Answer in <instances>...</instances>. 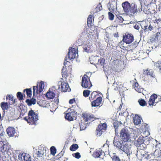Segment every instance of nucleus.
Here are the masks:
<instances>
[{
  "mask_svg": "<svg viewBox=\"0 0 161 161\" xmlns=\"http://www.w3.org/2000/svg\"><path fill=\"white\" fill-rule=\"evenodd\" d=\"M24 119L28 123L32 125L34 124L35 121H37L38 119V118L37 114L31 110L29 112L28 119L25 117Z\"/></svg>",
  "mask_w": 161,
  "mask_h": 161,
  "instance_id": "f257e3e1",
  "label": "nucleus"
},
{
  "mask_svg": "<svg viewBox=\"0 0 161 161\" xmlns=\"http://www.w3.org/2000/svg\"><path fill=\"white\" fill-rule=\"evenodd\" d=\"M120 137L123 141L124 142H130V135L127 128L122 129L120 132Z\"/></svg>",
  "mask_w": 161,
  "mask_h": 161,
  "instance_id": "f03ea898",
  "label": "nucleus"
},
{
  "mask_svg": "<svg viewBox=\"0 0 161 161\" xmlns=\"http://www.w3.org/2000/svg\"><path fill=\"white\" fill-rule=\"evenodd\" d=\"M81 86L85 88H90L92 86L89 77L85 75L82 78Z\"/></svg>",
  "mask_w": 161,
  "mask_h": 161,
  "instance_id": "7ed1b4c3",
  "label": "nucleus"
},
{
  "mask_svg": "<svg viewBox=\"0 0 161 161\" xmlns=\"http://www.w3.org/2000/svg\"><path fill=\"white\" fill-rule=\"evenodd\" d=\"M44 87V83L43 81H41L39 85L37 86H34L33 87V94L34 96H36L37 94L42 92Z\"/></svg>",
  "mask_w": 161,
  "mask_h": 161,
  "instance_id": "20e7f679",
  "label": "nucleus"
},
{
  "mask_svg": "<svg viewBox=\"0 0 161 161\" xmlns=\"http://www.w3.org/2000/svg\"><path fill=\"white\" fill-rule=\"evenodd\" d=\"M140 25L142 30L140 31L141 35L142 34L143 31L145 32L148 31L152 30L153 28V27L151 25L150 23L148 21H142Z\"/></svg>",
  "mask_w": 161,
  "mask_h": 161,
  "instance_id": "39448f33",
  "label": "nucleus"
},
{
  "mask_svg": "<svg viewBox=\"0 0 161 161\" xmlns=\"http://www.w3.org/2000/svg\"><path fill=\"white\" fill-rule=\"evenodd\" d=\"M68 56L69 59L73 61L75 58H76L78 56L77 49L76 48H69Z\"/></svg>",
  "mask_w": 161,
  "mask_h": 161,
  "instance_id": "423d86ee",
  "label": "nucleus"
},
{
  "mask_svg": "<svg viewBox=\"0 0 161 161\" xmlns=\"http://www.w3.org/2000/svg\"><path fill=\"white\" fill-rule=\"evenodd\" d=\"M144 139L143 136H140L137 140L134 141V144L140 149H143L145 148L146 147V145L144 143Z\"/></svg>",
  "mask_w": 161,
  "mask_h": 161,
  "instance_id": "0eeeda50",
  "label": "nucleus"
},
{
  "mask_svg": "<svg viewBox=\"0 0 161 161\" xmlns=\"http://www.w3.org/2000/svg\"><path fill=\"white\" fill-rule=\"evenodd\" d=\"M59 88L62 92H70L71 89L67 82L60 81L58 82Z\"/></svg>",
  "mask_w": 161,
  "mask_h": 161,
  "instance_id": "6e6552de",
  "label": "nucleus"
},
{
  "mask_svg": "<svg viewBox=\"0 0 161 161\" xmlns=\"http://www.w3.org/2000/svg\"><path fill=\"white\" fill-rule=\"evenodd\" d=\"M142 10V9L141 8H140V6L138 7L135 3H133L131 4L130 14L132 15V14H135L139 13Z\"/></svg>",
  "mask_w": 161,
  "mask_h": 161,
  "instance_id": "1a4fd4ad",
  "label": "nucleus"
},
{
  "mask_svg": "<svg viewBox=\"0 0 161 161\" xmlns=\"http://www.w3.org/2000/svg\"><path fill=\"white\" fill-rule=\"evenodd\" d=\"M125 142H124L123 143L122 146L120 150L124 152L125 153L127 154V156L129 157L130 154L132 153L130 145L127 144Z\"/></svg>",
  "mask_w": 161,
  "mask_h": 161,
  "instance_id": "9d476101",
  "label": "nucleus"
},
{
  "mask_svg": "<svg viewBox=\"0 0 161 161\" xmlns=\"http://www.w3.org/2000/svg\"><path fill=\"white\" fill-rule=\"evenodd\" d=\"M18 159L20 161H31V156L28 154L23 153L18 155Z\"/></svg>",
  "mask_w": 161,
  "mask_h": 161,
  "instance_id": "9b49d317",
  "label": "nucleus"
},
{
  "mask_svg": "<svg viewBox=\"0 0 161 161\" xmlns=\"http://www.w3.org/2000/svg\"><path fill=\"white\" fill-rule=\"evenodd\" d=\"M38 149V151L36 153V154L37 157H42L45 153L48 151V149L44 146L40 145Z\"/></svg>",
  "mask_w": 161,
  "mask_h": 161,
  "instance_id": "f8f14e48",
  "label": "nucleus"
},
{
  "mask_svg": "<svg viewBox=\"0 0 161 161\" xmlns=\"http://www.w3.org/2000/svg\"><path fill=\"white\" fill-rule=\"evenodd\" d=\"M76 113L77 112L75 110L72 109L70 112L66 114L65 118L66 119L69 121L73 120L74 118L76 119L75 117L77 115Z\"/></svg>",
  "mask_w": 161,
  "mask_h": 161,
  "instance_id": "ddd939ff",
  "label": "nucleus"
},
{
  "mask_svg": "<svg viewBox=\"0 0 161 161\" xmlns=\"http://www.w3.org/2000/svg\"><path fill=\"white\" fill-rule=\"evenodd\" d=\"M130 3L128 2H125L122 4V6L125 12L130 14Z\"/></svg>",
  "mask_w": 161,
  "mask_h": 161,
  "instance_id": "4468645a",
  "label": "nucleus"
},
{
  "mask_svg": "<svg viewBox=\"0 0 161 161\" xmlns=\"http://www.w3.org/2000/svg\"><path fill=\"white\" fill-rule=\"evenodd\" d=\"M133 36L128 34L126 35H125L123 37V41L127 44H130L133 41Z\"/></svg>",
  "mask_w": 161,
  "mask_h": 161,
  "instance_id": "2eb2a0df",
  "label": "nucleus"
},
{
  "mask_svg": "<svg viewBox=\"0 0 161 161\" xmlns=\"http://www.w3.org/2000/svg\"><path fill=\"white\" fill-rule=\"evenodd\" d=\"M84 51L88 53H91L93 52L94 49L93 46L90 44H87L83 46Z\"/></svg>",
  "mask_w": 161,
  "mask_h": 161,
  "instance_id": "dca6fc26",
  "label": "nucleus"
},
{
  "mask_svg": "<svg viewBox=\"0 0 161 161\" xmlns=\"http://www.w3.org/2000/svg\"><path fill=\"white\" fill-rule=\"evenodd\" d=\"M105 153L103 151L100 149H96L95 151L93 154V156L95 158H101V156H104Z\"/></svg>",
  "mask_w": 161,
  "mask_h": 161,
  "instance_id": "f3484780",
  "label": "nucleus"
},
{
  "mask_svg": "<svg viewBox=\"0 0 161 161\" xmlns=\"http://www.w3.org/2000/svg\"><path fill=\"white\" fill-rule=\"evenodd\" d=\"M123 143V142L122 140L121 142L119 141L117 137H114L113 143L114 146L118 148L119 149H120L122 146Z\"/></svg>",
  "mask_w": 161,
  "mask_h": 161,
  "instance_id": "a211bd4d",
  "label": "nucleus"
},
{
  "mask_svg": "<svg viewBox=\"0 0 161 161\" xmlns=\"http://www.w3.org/2000/svg\"><path fill=\"white\" fill-rule=\"evenodd\" d=\"M84 119L86 121H92L94 119H98L94 118L93 115H91L90 114H86L83 115Z\"/></svg>",
  "mask_w": 161,
  "mask_h": 161,
  "instance_id": "6ab92c4d",
  "label": "nucleus"
},
{
  "mask_svg": "<svg viewBox=\"0 0 161 161\" xmlns=\"http://www.w3.org/2000/svg\"><path fill=\"white\" fill-rule=\"evenodd\" d=\"M102 98L101 97H98L96 100L93 101L91 103L92 106L96 107L99 106L101 104Z\"/></svg>",
  "mask_w": 161,
  "mask_h": 161,
  "instance_id": "aec40b11",
  "label": "nucleus"
},
{
  "mask_svg": "<svg viewBox=\"0 0 161 161\" xmlns=\"http://www.w3.org/2000/svg\"><path fill=\"white\" fill-rule=\"evenodd\" d=\"M6 131L8 136L10 137H12L14 136L15 133V130L13 127H8Z\"/></svg>",
  "mask_w": 161,
  "mask_h": 161,
  "instance_id": "412c9836",
  "label": "nucleus"
},
{
  "mask_svg": "<svg viewBox=\"0 0 161 161\" xmlns=\"http://www.w3.org/2000/svg\"><path fill=\"white\" fill-rule=\"evenodd\" d=\"M141 120L142 118L137 115H135V117L133 118V121L134 124L136 125L140 124Z\"/></svg>",
  "mask_w": 161,
  "mask_h": 161,
  "instance_id": "4be33fe9",
  "label": "nucleus"
},
{
  "mask_svg": "<svg viewBox=\"0 0 161 161\" xmlns=\"http://www.w3.org/2000/svg\"><path fill=\"white\" fill-rule=\"evenodd\" d=\"M157 95L154 94L151 96L148 101V103L150 106L153 105L155 103V98L156 97Z\"/></svg>",
  "mask_w": 161,
  "mask_h": 161,
  "instance_id": "5701e85b",
  "label": "nucleus"
},
{
  "mask_svg": "<svg viewBox=\"0 0 161 161\" xmlns=\"http://www.w3.org/2000/svg\"><path fill=\"white\" fill-rule=\"evenodd\" d=\"M55 96V93L50 90H49L46 94V97L49 99H53Z\"/></svg>",
  "mask_w": 161,
  "mask_h": 161,
  "instance_id": "b1692460",
  "label": "nucleus"
},
{
  "mask_svg": "<svg viewBox=\"0 0 161 161\" xmlns=\"http://www.w3.org/2000/svg\"><path fill=\"white\" fill-rule=\"evenodd\" d=\"M135 90L137 92L141 93L142 92L143 89L141 88L140 86H139L137 82H135L134 84L133 85Z\"/></svg>",
  "mask_w": 161,
  "mask_h": 161,
  "instance_id": "393cba45",
  "label": "nucleus"
},
{
  "mask_svg": "<svg viewBox=\"0 0 161 161\" xmlns=\"http://www.w3.org/2000/svg\"><path fill=\"white\" fill-rule=\"evenodd\" d=\"M7 145L4 143L3 142L0 141V151L3 152L6 151L7 149Z\"/></svg>",
  "mask_w": 161,
  "mask_h": 161,
  "instance_id": "a878e982",
  "label": "nucleus"
},
{
  "mask_svg": "<svg viewBox=\"0 0 161 161\" xmlns=\"http://www.w3.org/2000/svg\"><path fill=\"white\" fill-rule=\"evenodd\" d=\"M107 127L106 124L105 123L101 124V125H98L97 128V129L101 130L104 131L106 129Z\"/></svg>",
  "mask_w": 161,
  "mask_h": 161,
  "instance_id": "bb28decb",
  "label": "nucleus"
},
{
  "mask_svg": "<svg viewBox=\"0 0 161 161\" xmlns=\"http://www.w3.org/2000/svg\"><path fill=\"white\" fill-rule=\"evenodd\" d=\"M25 101L29 106H31L32 104H34L36 103V100L34 98H32L31 100L27 99Z\"/></svg>",
  "mask_w": 161,
  "mask_h": 161,
  "instance_id": "cd10ccee",
  "label": "nucleus"
},
{
  "mask_svg": "<svg viewBox=\"0 0 161 161\" xmlns=\"http://www.w3.org/2000/svg\"><path fill=\"white\" fill-rule=\"evenodd\" d=\"M62 77L66 78L67 77V73L66 67H63L62 70Z\"/></svg>",
  "mask_w": 161,
  "mask_h": 161,
  "instance_id": "c85d7f7f",
  "label": "nucleus"
},
{
  "mask_svg": "<svg viewBox=\"0 0 161 161\" xmlns=\"http://www.w3.org/2000/svg\"><path fill=\"white\" fill-rule=\"evenodd\" d=\"M1 106L3 110H7L8 108V103L2 102L1 103Z\"/></svg>",
  "mask_w": 161,
  "mask_h": 161,
  "instance_id": "c756f323",
  "label": "nucleus"
},
{
  "mask_svg": "<svg viewBox=\"0 0 161 161\" xmlns=\"http://www.w3.org/2000/svg\"><path fill=\"white\" fill-rule=\"evenodd\" d=\"M140 3V7L141 8H142L143 7H144V6L147 7V5L146 4L147 3L146 0H139Z\"/></svg>",
  "mask_w": 161,
  "mask_h": 161,
  "instance_id": "7c9ffc66",
  "label": "nucleus"
},
{
  "mask_svg": "<svg viewBox=\"0 0 161 161\" xmlns=\"http://www.w3.org/2000/svg\"><path fill=\"white\" fill-rule=\"evenodd\" d=\"M144 74L145 75H151V76H153V72L152 70L147 69L144 71Z\"/></svg>",
  "mask_w": 161,
  "mask_h": 161,
  "instance_id": "2f4dec72",
  "label": "nucleus"
},
{
  "mask_svg": "<svg viewBox=\"0 0 161 161\" xmlns=\"http://www.w3.org/2000/svg\"><path fill=\"white\" fill-rule=\"evenodd\" d=\"M78 148V145L76 144H74L70 146L69 149L71 151H74L77 149Z\"/></svg>",
  "mask_w": 161,
  "mask_h": 161,
  "instance_id": "473e14b6",
  "label": "nucleus"
},
{
  "mask_svg": "<svg viewBox=\"0 0 161 161\" xmlns=\"http://www.w3.org/2000/svg\"><path fill=\"white\" fill-rule=\"evenodd\" d=\"M115 2L114 1H112L110 4V8H109V10L111 12L112 11H114V9H115V7L114 5H115Z\"/></svg>",
  "mask_w": 161,
  "mask_h": 161,
  "instance_id": "72a5a7b5",
  "label": "nucleus"
},
{
  "mask_svg": "<svg viewBox=\"0 0 161 161\" xmlns=\"http://www.w3.org/2000/svg\"><path fill=\"white\" fill-rule=\"evenodd\" d=\"M97 95V93L96 92H93L89 97V99L90 101L93 100L96 97V96Z\"/></svg>",
  "mask_w": 161,
  "mask_h": 161,
  "instance_id": "f704fd0d",
  "label": "nucleus"
},
{
  "mask_svg": "<svg viewBox=\"0 0 161 161\" xmlns=\"http://www.w3.org/2000/svg\"><path fill=\"white\" fill-rule=\"evenodd\" d=\"M92 18L91 15H90L87 18V23L88 26V27L90 26L91 25L92 23Z\"/></svg>",
  "mask_w": 161,
  "mask_h": 161,
  "instance_id": "c9c22d12",
  "label": "nucleus"
},
{
  "mask_svg": "<svg viewBox=\"0 0 161 161\" xmlns=\"http://www.w3.org/2000/svg\"><path fill=\"white\" fill-rule=\"evenodd\" d=\"M26 91L27 96L28 97H31V89H26L24 90V92Z\"/></svg>",
  "mask_w": 161,
  "mask_h": 161,
  "instance_id": "e433bc0d",
  "label": "nucleus"
},
{
  "mask_svg": "<svg viewBox=\"0 0 161 161\" xmlns=\"http://www.w3.org/2000/svg\"><path fill=\"white\" fill-rule=\"evenodd\" d=\"M8 116L11 118V120H13L14 119L16 118V115L14 113V110H13V111L10 113L9 115Z\"/></svg>",
  "mask_w": 161,
  "mask_h": 161,
  "instance_id": "4c0bfd02",
  "label": "nucleus"
},
{
  "mask_svg": "<svg viewBox=\"0 0 161 161\" xmlns=\"http://www.w3.org/2000/svg\"><path fill=\"white\" fill-rule=\"evenodd\" d=\"M80 130H85L86 128V125L83 122H81L79 124Z\"/></svg>",
  "mask_w": 161,
  "mask_h": 161,
  "instance_id": "58836bf2",
  "label": "nucleus"
},
{
  "mask_svg": "<svg viewBox=\"0 0 161 161\" xmlns=\"http://www.w3.org/2000/svg\"><path fill=\"white\" fill-rule=\"evenodd\" d=\"M113 125L115 128V131L116 132L117 131V129L119 127V122L118 121H115L113 123Z\"/></svg>",
  "mask_w": 161,
  "mask_h": 161,
  "instance_id": "ea45409f",
  "label": "nucleus"
},
{
  "mask_svg": "<svg viewBox=\"0 0 161 161\" xmlns=\"http://www.w3.org/2000/svg\"><path fill=\"white\" fill-rule=\"evenodd\" d=\"M50 150L51 151V153L53 156H54L56 152V148L52 146L51 147Z\"/></svg>",
  "mask_w": 161,
  "mask_h": 161,
  "instance_id": "a19ab883",
  "label": "nucleus"
},
{
  "mask_svg": "<svg viewBox=\"0 0 161 161\" xmlns=\"http://www.w3.org/2000/svg\"><path fill=\"white\" fill-rule=\"evenodd\" d=\"M17 96L19 100H21L23 99V96L20 92H18L17 93Z\"/></svg>",
  "mask_w": 161,
  "mask_h": 161,
  "instance_id": "79ce46f5",
  "label": "nucleus"
},
{
  "mask_svg": "<svg viewBox=\"0 0 161 161\" xmlns=\"http://www.w3.org/2000/svg\"><path fill=\"white\" fill-rule=\"evenodd\" d=\"M105 62V60L102 58L98 59V64H100L101 66H103Z\"/></svg>",
  "mask_w": 161,
  "mask_h": 161,
  "instance_id": "37998d69",
  "label": "nucleus"
},
{
  "mask_svg": "<svg viewBox=\"0 0 161 161\" xmlns=\"http://www.w3.org/2000/svg\"><path fill=\"white\" fill-rule=\"evenodd\" d=\"M90 92V91L88 90H84L83 92V96L85 97H88Z\"/></svg>",
  "mask_w": 161,
  "mask_h": 161,
  "instance_id": "c03bdc74",
  "label": "nucleus"
},
{
  "mask_svg": "<svg viewBox=\"0 0 161 161\" xmlns=\"http://www.w3.org/2000/svg\"><path fill=\"white\" fill-rule=\"evenodd\" d=\"M72 155L73 157L77 159L80 158L81 157L80 154L78 152L72 154Z\"/></svg>",
  "mask_w": 161,
  "mask_h": 161,
  "instance_id": "a18cd8bd",
  "label": "nucleus"
},
{
  "mask_svg": "<svg viewBox=\"0 0 161 161\" xmlns=\"http://www.w3.org/2000/svg\"><path fill=\"white\" fill-rule=\"evenodd\" d=\"M140 105L141 106H144L146 103V102L143 99H141L138 101Z\"/></svg>",
  "mask_w": 161,
  "mask_h": 161,
  "instance_id": "49530a36",
  "label": "nucleus"
},
{
  "mask_svg": "<svg viewBox=\"0 0 161 161\" xmlns=\"http://www.w3.org/2000/svg\"><path fill=\"white\" fill-rule=\"evenodd\" d=\"M108 15L109 19L111 20H113L114 17V15L112 13L110 12H108Z\"/></svg>",
  "mask_w": 161,
  "mask_h": 161,
  "instance_id": "de8ad7c7",
  "label": "nucleus"
},
{
  "mask_svg": "<svg viewBox=\"0 0 161 161\" xmlns=\"http://www.w3.org/2000/svg\"><path fill=\"white\" fill-rule=\"evenodd\" d=\"M161 100V97L159 95H157L156 97L155 98V103H158Z\"/></svg>",
  "mask_w": 161,
  "mask_h": 161,
  "instance_id": "09e8293b",
  "label": "nucleus"
},
{
  "mask_svg": "<svg viewBox=\"0 0 161 161\" xmlns=\"http://www.w3.org/2000/svg\"><path fill=\"white\" fill-rule=\"evenodd\" d=\"M155 66L156 67L158 68L160 70V68L161 67V63L159 61H158L156 63L154 64Z\"/></svg>",
  "mask_w": 161,
  "mask_h": 161,
  "instance_id": "8fccbe9b",
  "label": "nucleus"
},
{
  "mask_svg": "<svg viewBox=\"0 0 161 161\" xmlns=\"http://www.w3.org/2000/svg\"><path fill=\"white\" fill-rule=\"evenodd\" d=\"M104 132L103 130H98V129H97V130L96 131L97 135L99 136H100L102 134V133Z\"/></svg>",
  "mask_w": 161,
  "mask_h": 161,
  "instance_id": "3c124183",
  "label": "nucleus"
},
{
  "mask_svg": "<svg viewBox=\"0 0 161 161\" xmlns=\"http://www.w3.org/2000/svg\"><path fill=\"white\" fill-rule=\"evenodd\" d=\"M112 159L114 161H120L119 157L116 156H114L112 157Z\"/></svg>",
  "mask_w": 161,
  "mask_h": 161,
  "instance_id": "603ef678",
  "label": "nucleus"
},
{
  "mask_svg": "<svg viewBox=\"0 0 161 161\" xmlns=\"http://www.w3.org/2000/svg\"><path fill=\"white\" fill-rule=\"evenodd\" d=\"M102 9L101 4L100 3H99L97 6L96 7L97 10L98 11L101 10Z\"/></svg>",
  "mask_w": 161,
  "mask_h": 161,
  "instance_id": "864d4df0",
  "label": "nucleus"
},
{
  "mask_svg": "<svg viewBox=\"0 0 161 161\" xmlns=\"http://www.w3.org/2000/svg\"><path fill=\"white\" fill-rule=\"evenodd\" d=\"M117 18L120 20V22H122L124 20L123 18L121 16L118 15H116Z\"/></svg>",
  "mask_w": 161,
  "mask_h": 161,
  "instance_id": "5fc2aeb1",
  "label": "nucleus"
},
{
  "mask_svg": "<svg viewBox=\"0 0 161 161\" xmlns=\"http://www.w3.org/2000/svg\"><path fill=\"white\" fill-rule=\"evenodd\" d=\"M145 6H144V7H143L142 8V10L143 11V12L145 13L146 14H148L149 13V12L147 10L145 9Z\"/></svg>",
  "mask_w": 161,
  "mask_h": 161,
  "instance_id": "6e6d98bb",
  "label": "nucleus"
},
{
  "mask_svg": "<svg viewBox=\"0 0 161 161\" xmlns=\"http://www.w3.org/2000/svg\"><path fill=\"white\" fill-rule=\"evenodd\" d=\"M63 153L64 152H62L61 151L57 155V158H59L61 157L63 155Z\"/></svg>",
  "mask_w": 161,
  "mask_h": 161,
  "instance_id": "4d7b16f0",
  "label": "nucleus"
},
{
  "mask_svg": "<svg viewBox=\"0 0 161 161\" xmlns=\"http://www.w3.org/2000/svg\"><path fill=\"white\" fill-rule=\"evenodd\" d=\"M13 97V96L12 95H8L6 97V99L7 100L9 99L10 100V101H11V99Z\"/></svg>",
  "mask_w": 161,
  "mask_h": 161,
  "instance_id": "13d9d810",
  "label": "nucleus"
},
{
  "mask_svg": "<svg viewBox=\"0 0 161 161\" xmlns=\"http://www.w3.org/2000/svg\"><path fill=\"white\" fill-rule=\"evenodd\" d=\"M67 56H66V57L65 58V59L64 60V66L66 65L67 62H68V61H67Z\"/></svg>",
  "mask_w": 161,
  "mask_h": 161,
  "instance_id": "bf43d9fd",
  "label": "nucleus"
},
{
  "mask_svg": "<svg viewBox=\"0 0 161 161\" xmlns=\"http://www.w3.org/2000/svg\"><path fill=\"white\" fill-rule=\"evenodd\" d=\"M75 101L74 99H71L69 100V103L70 104H72Z\"/></svg>",
  "mask_w": 161,
  "mask_h": 161,
  "instance_id": "052dcab7",
  "label": "nucleus"
},
{
  "mask_svg": "<svg viewBox=\"0 0 161 161\" xmlns=\"http://www.w3.org/2000/svg\"><path fill=\"white\" fill-rule=\"evenodd\" d=\"M4 133L3 130H2V128L0 127V135H3Z\"/></svg>",
  "mask_w": 161,
  "mask_h": 161,
  "instance_id": "680f3d73",
  "label": "nucleus"
},
{
  "mask_svg": "<svg viewBox=\"0 0 161 161\" xmlns=\"http://www.w3.org/2000/svg\"><path fill=\"white\" fill-rule=\"evenodd\" d=\"M134 27L136 30H138L139 29L140 27L138 25H136L134 26Z\"/></svg>",
  "mask_w": 161,
  "mask_h": 161,
  "instance_id": "e2e57ef3",
  "label": "nucleus"
},
{
  "mask_svg": "<svg viewBox=\"0 0 161 161\" xmlns=\"http://www.w3.org/2000/svg\"><path fill=\"white\" fill-rule=\"evenodd\" d=\"M16 100H17V99H14L13 102H10V104H15V105H17V104H16Z\"/></svg>",
  "mask_w": 161,
  "mask_h": 161,
  "instance_id": "0e129e2a",
  "label": "nucleus"
},
{
  "mask_svg": "<svg viewBox=\"0 0 161 161\" xmlns=\"http://www.w3.org/2000/svg\"><path fill=\"white\" fill-rule=\"evenodd\" d=\"M160 34V33L159 32H158L156 34V38H157V39H158V37L159 36Z\"/></svg>",
  "mask_w": 161,
  "mask_h": 161,
  "instance_id": "69168bd1",
  "label": "nucleus"
},
{
  "mask_svg": "<svg viewBox=\"0 0 161 161\" xmlns=\"http://www.w3.org/2000/svg\"><path fill=\"white\" fill-rule=\"evenodd\" d=\"M14 99V97H13L11 99V101H10V102H13Z\"/></svg>",
  "mask_w": 161,
  "mask_h": 161,
  "instance_id": "338daca9",
  "label": "nucleus"
},
{
  "mask_svg": "<svg viewBox=\"0 0 161 161\" xmlns=\"http://www.w3.org/2000/svg\"><path fill=\"white\" fill-rule=\"evenodd\" d=\"M146 53H147V54H148L149 53V50H147L146 51Z\"/></svg>",
  "mask_w": 161,
  "mask_h": 161,
  "instance_id": "774afa93",
  "label": "nucleus"
}]
</instances>
